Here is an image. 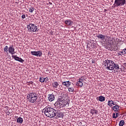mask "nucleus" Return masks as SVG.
<instances>
[{"label":"nucleus","instance_id":"5701e85b","mask_svg":"<svg viewBox=\"0 0 126 126\" xmlns=\"http://www.w3.org/2000/svg\"><path fill=\"white\" fill-rule=\"evenodd\" d=\"M17 122L18 124H22V123H23V119L21 117H19L17 119Z\"/></svg>","mask_w":126,"mask_h":126},{"label":"nucleus","instance_id":"ddd939ff","mask_svg":"<svg viewBox=\"0 0 126 126\" xmlns=\"http://www.w3.org/2000/svg\"><path fill=\"white\" fill-rule=\"evenodd\" d=\"M48 80H49V78H48L47 77L46 78H44L43 77H40L39 78V82H41V83H43V82H47V81H48Z\"/></svg>","mask_w":126,"mask_h":126},{"label":"nucleus","instance_id":"9b49d317","mask_svg":"<svg viewBox=\"0 0 126 126\" xmlns=\"http://www.w3.org/2000/svg\"><path fill=\"white\" fill-rule=\"evenodd\" d=\"M8 51L11 55H14L15 54V49L13 47V45H11L8 48Z\"/></svg>","mask_w":126,"mask_h":126},{"label":"nucleus","instance_id":"4be33fe9","mask_svg":"<svg viewBox=\"0 0 126 126\" xmlns=\"http://www.w3.org/2000/svg\"><path fill=\"white\" fill-rule=\"evenodd\" d=\"M105 100V97L103 96L102 95H100L98 97V101H100V102H104Z\"/></svg>","mask_w":126,"mask_h":126},{"label":"nucleus","instance_id":"c9c22d12","mask_svg":"<svg viewBox=\"0 0 126 126\" xmlns=\"http://www.w3.org/2000/svg\"><path fill=\"white\" fill-rule=\"evenodd\" d=\"M115 115H116V116H118V117H119V113H116L115 114Z\"/></svg>","mask_w":126,"mask_h":126},{"label":"nucleus","instance_id":"aec40b11","mask_svg":"<svg viewBox=\"0 0 126 126\" xmlns=\"http://www.w3.org/2000/svg\"><path fill=\"white\" fill-rule=\"evenodd\" d=\"M59 101H60V102H64L65 101L64 100V97L63 96H59V97H58V100Z\"/></svg>","mask_w":126,"mask_h":126},{"label":"nucleus","instance_id":"2f4dec72","mask_svg":"<svg viewBox=\"0 0 126 126\" xmlns=\"http://www.w3.org/2000/svg\"><path fill=\"white\" fill-rule=\"evenodd\" d=\"M22 19H25V18H26V15H25V14L22 15Z\"/></svg>","mask_w":126,"mask_h":126},{"label":"nucleus","instance_id":"f257e3e1","mask_svg":"<svg viewBox=\"0 0 126 126\" xmlns=\"http://www.w3.org/2000/svg\"><path fill=\"white\" fill-rule=\"evenodd\" d=\"M104 66L106 69L108 70H114V69H120V65L118 63H115L112 60H106L104 62Z\"/></svg>","mask_w":126,"mask_h":126},{"label":"nucleus","instance_id":"393cba45","mask_svg":"<svg viewBox=\"0 0 126 126\" xmlns=\"http://www.w3.org/2000/svg\"><path fill=\"white\" fill-rule=\"evenodd\" d=\"M124 125H125V121L124 120L120 121L119 123V126H124Z\"/></svg>","mask_w":126,"mask_h":126},{"label":"nucleus","instance_id":"39448f33","mask_svg":"<svg viewBox=\"0 0 126 126\" xmlns=\"http://www.w3.org/2000/svg\"><path fill=\"white\" fill-rule=\"evenodd\" d=\"M56 117V119H60V118H63V114L61 112L60 110L54 109V112L53 113V118Z\"/></svg>","mask_w":126,"mask_h":126},{"label":"nucleus","instance_id":"6e6552de","mask_svg":"<svg viewBox=\"0 0 126 126\" xmlns=\"http://www.w3.org/2000/svg\"><path fill=\"white\" fill-rule=\"evenodd\" d=\"M55 106H56V107H58L59 108H63V107H64V106H65V103H64V102L63 101H57L55 103Z\"/></svg>","mask_w":126,"mask_h":126},{"label":"nucleus","instance_id":"72a5a7b5","mask_svg":"<svg viewBox=\"0 0 126 126\" xmlns=\"http://www.w3.org/2000/svg\"><path fill=\"white\" fill-rule=\"evenodd\" d=\"M6 114L7 116H9L10 115V112L9 111H8L6 112Z\"/></svg>","mask_w":126,"mask_h":126},{"label":"nucleus","instance_id":"c85d7f7f","mask_svg":"<svg viewBox=\"0 0 126 126\" xmlns=\"http://www.w3.org/2000/svg\"><path fill=\"white\" fill-rule=\"evenodd\" d=\"M3 50H4V52H7L8 51L7 50H8V46H5Z\"/></svg>","mask_w":126,"mask_h":126},{"label":"nucleus","instance_id":"c756f323","mask_svg":"<svg viewBox=\"0 0 126 126\" xmlns=\"http://www.w3.org/2000/svg\"><path fill=\"white\" fill-rule=\"evenodd\" d=\"M112 118L113 119H117V118H118V116H116V113H113Z\"/></svg>","mask_w":126,"mask_h":126},{"label":"nucleus","instance_id":"e433bc0d","mask_svg":"<svg viewBox=\"0 0 126 126\" xmlns=\"http://www.w3.org/2000/svg\"><path fill=\"white\" fill-rule=\"evenodd\" d=\"M79 125H80L81 126V125H82V123L80 122V123H79Z\"/></svg>","mask_w":126,"mask_h":126},{"label":"nucleus","instance_id":"423d86ee","mask_svg":"<svg viewBox=\"0 0 126 126\" xmlns=\"http://www.w3.org/2000/svg\"><path fill=\"white\" fill-rule=\"evenodd\" d=\"M84 81V76H82L79 78L78 81L76 82V85L78 87H82L83 86V82Z\"/></svg>","mask_w":126,"mask_h":126},{"label":"nucleus","instance_id":"20e7f679","mask_svg":"<svg viewBox=\"0 0 126 126\" xmlns=\"http://www.w3.org/2000/svg\"><path fill=\"white\" fill-rule=\"evenodd\" d=\"M27 28L29 32H36L38 31V27L35 24H30L28 25Z\"/></svg>","mask_w":126,"mask_h":126},{"label":"nucleus","instance_id":"cd10ccee","mask_svg":"<svg viewBox=\"0 0 126 126\" xmlns=\"http://www.w3.org/2000/svg\"><path fill=\"white\" fill-rule=\"evenodd\" d=\"M34 9L35 8H34V7H31L30 8L29 12L32 13H33V11H34Z\"/></svg>","mask_w":126,"mask_h":126},{"label":"nucleus","instance_id":"473e14b6","mask_svg":"<svg viewBox=\"0 0 126 126\" xmlns=\"http://www.w3.org/2000/svg\"><path fill=\"white\" fill-rule=\"evenodd\" d=\"M118 54L120 55V56H123V55H124V53H122V52H119Z\"/></svg>","mask_w":126,"mask_h":126},{"label":"nucleus","instance_id":"7c9ffc66","mask_svg":"<svg viewBox=\"0 0 126 126\" xmlns=\"http://www.w3.org/2000/svg\"><path fill=\"white\" fill-rule=\"evenodd\" d=\"M121 54H124V55L126 54V48L124 49L122 51Z\"/></svg>","mask_w":126,"mask_h":126},{"label":"nucleus","instance_id":"b1692460","mask_svg":"<svg viewBox=\"0 0 126 126\" xmlns=\"http://www.w3.org/2000/svg\"><path fill=\"white\" fill-rule=\"evenodd\" d=\"M91 113L92 114V115H94V114H97V110L95 109H92L91 110Z\"/></svg>","mask_w":126,"mask_h":126},{"label":"nucleus","instance_id":"1a4fd4ad","mask_svg":"<svg viewBox=\"0 0 126 126\" xmlns=\"http://www.w3.org/2000/svg\"><path fill=\"white\" fill-rule=\"evenodd\" d=\"M52 86L54 89H61V86H60L58 82H53L52 83Z\"/></svg>","mask_w":126,"mask_h":126},{"label":"nucleus","instance_id":"f8f14e48","mask_svg":"<svg viewBox=\"0 0 126 126\" xmlns=\"http://www.w3.org/2000/svg\"><path fill=\"white\" fill-rule=\"evenodd\" d=\"M65 24L67 26H72V25L73 24V22H72V20L70 19H68L65 21L64 22Z\"/></svg>","mask_w":126,"mask_h":126},{"label":"nucleus","instance_id":"4c0bfd02","mask_svg":"<svg viewBox=\"0 0 126 126\" xmlns=\"http://www.w3.org/2000/svg\"><path fill=\"white\" fill-rule=\"evenodd\" d=\"M106 37H108V36H107V35H106Z\"/></svg>","mask_w":126,"mask_h":126},{"label":"nucleus","instance_id":"dca6fc26","mask_svg":"<svg viewBox=\"0 0 126 126\" xmlns=\"http://www.w3.org/2000/svg\"><path fill=\"white\" fill-rule=\"evenodd\" d=\"M113 5L114 7H118V6H121L120 4V0H115Z\"/></svg>","mask_w":126,"mask_h":126},{"label":"nucleus","instance_id":"f704fd0d","mask_svg":"<svg viewBox=\"0 0 126 126\" xmlns=\"http://www.w3.org/2000/svg\"><path fill=\"white\" fill-rule=\"evenodd\" d=\"M123 65H124V66L126 67V63H124Z\"/></svg>","mask_w":126,"mask_h":126},{"label":"nucleus","instance_id":"a211bd4d","mask_svg":"<svg viewBox=\"0 0 126 126\" xmlns=\"http://www.w3.org/2000/svg\"><path fill=\"white\" fill-rule=\"evenodd\" d=\"M115 102H114V101L113 100H108V105L109 106V107H113V105H116V104L115 103Z\"/></svg>","mask_w":126,"mask_h":126},{"label":"nucleus","instance_id":"2eb2a0df","mask_svg":"<svg viewBox=\"0 0 126 126\" xmlns=\"http://www.w3.org/2000/svg\"><path fill=\"white\" fill-rule=\"evenodd\" d=\"M48 100L50 102H53L55 100V95L53 94H48Z\"/></svg>","mask_w":126,"mask_h":126},{"label":"nucleus","instance_id":"a878e982","mask_svg":"<svg viewBox=\"0 0 126 126\" xmlns=\"http://www.w3.org/2000/svg\"><path fill=\"white\" fill-rule=\"evenodd\" d=\"M68 91L69 92H73L74 91V88L73 87H69L68 88Z\"/></svg>","mask_w":126,"mask_h":126},{"label":"nucleus","instance_id":"7ed1b4c3","mask_svg":"<svg viewBox=\"0 0 126 126\" xmlns=\"http://www.w3.org/2000/svg\"><path fill=\"white\" fill-rule=\"evenodd\" d=\"M28 98H29V101L31 103H35L37 101V98L38 96L37 94L35 93H31L27 95Z\"/></svg>","mask_w":126,"mask_h":126},{"label":"nucleus","instance_id":"9d476101","mask_svg":"<svg viewBox=\"0 0 126 126\" xmlns=\"http://www.w3.org/2000/svg\"><path fill=\"white\" fill-rule=\"evenodd\" d=\"M12 59H14L15 61H17V62H19L20 63H24V60H23V59H22L21 58L17 57L16 55H12Z\"/></svg>","mask_w":126,"mask_h":126},{"label":"nucleus","instance_id":"0eeeda50","mask_svg":"<svg viewBox=\"0 0 126 126\" xmlns=\"http://www.w3.org/2000/svg\"><path fill=\"white\" fill-rule=\"evenodd\" d=\"M31 54L32 56H35V57H42V51L39 50L37 51H31Z\"/></svg>","mask_w":126,"mask_h":126},{"label":"nucleus","instance_id":"f03ea898","mask_svg":"<svg viewBox=\"0 0 126 126\" xmlns=\"http://www.w3.org/2000/svg\"><path fill=\"white\" fill-rule=\"evenodd\" d=\"M55 112V109L46 106L42 110V113H44V114L46 117L48 118H54V112Z\"/></svg>","mask_w":126,"mask_h":126},{"label":"nucleus","instance_id":"412c9836","mask_svg":"<svg viewBox=\"0 0 126 126\" xmlns=\"http://www.w3.org/2000/svg\"><path fill=\"white\" fill-rule=\"evenodd\" d=\"M120 6H123L126 4V0H119Z\"/></svg>","mask_w":126,"mask_h":126},{"label":"nucleus","instance_id":"bb28decb","mask_svg":"<svg viewBox=\"0 0 126 126\" xmlns=\"http://www.w3.org/2000/svg\"><path fill=\"white\" fill-rule=\"evenodd\" d=\"M33 83H34V82H33L32 81H30V82H27V85H29V86H32L33 85Z\"/></svg>","mask_w":126,"mask_h":126},{"label":"nucleus","instance_id":"6ab92c4d","mask_svg":"<svg viewBox=\"0 0 126 126\" xmlns=\"http://www.w3.org/2000/svg\"><path fill=\"white\" fill-rule=\"evenodd\" d=\"M112 109L114 112H119L120 111V106L115 105L112 107Z\"/></svg>","mask_w":126,"mask_h":126},{"label":"nucleus","instance_id":"f3484780","mask_svg":"<svg viewBox=\"0 0 126 126\" xmlns=\"http://www.w3.org/2000/svg\"><path fill=\"white\" fill-rule=\"evenodd\" d=\"M62 84L64 85V86H65L66 87H69V86H70V84H71V83L69 82V81H68L63 82Z\"/></svg>","mask_w":126,"mask_h":126},{"label":"nucleus","instance_id":"4468645a","mask_svg":"<svg viewBox=\"0 0 126 126\" xmlns=\"http://www.w3.org/2000/svg\"><path fill=\"white\" fill-rule=\"evenodd\" d=\"M96 37L98 38V39H100L101 41H104V40H105L106 38V35H103L102 34H99L96 35Z\"/></svg>","mask_w":126,"mask_h":126}]
</instances>
